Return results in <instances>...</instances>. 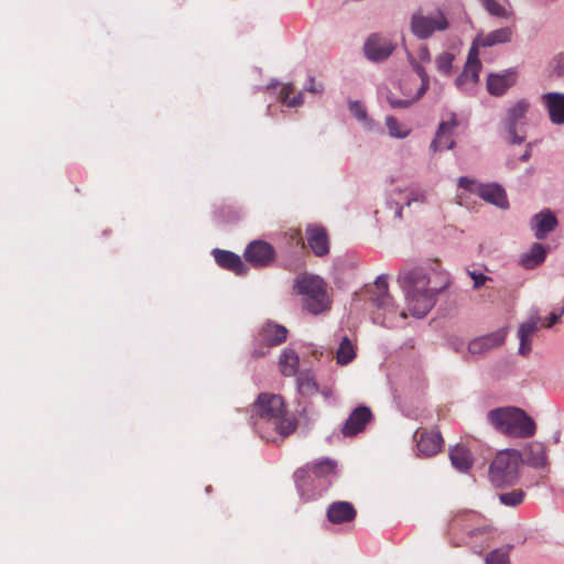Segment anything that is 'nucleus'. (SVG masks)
Returning <instances> with one entry per match:
<instances>
[{"label": "nucleus", "instance_id": "obj_1", "mask_svg": "<svg viewBox=\"0 0 564 564\" xmlns=\"http://www.w3.org/2000/svg\"><path fill=\"white\" fill-rule=\"evenodd\" d=\"M448 276L437 260L413 268H404L398 283L404 292L408 311L424 317L435 305L436 296L448 286Z\"/></svg>", "mask_w": 564, "mask_h": 564}, {"label": "nucleus", "instance_id": "obj_2", "mask_svg": "<svg viewBox=\"0 0 564 564\" xmlns=\"http://www.w3.org/2000/svg\"><path fill=\"white\" fill-rule=\"evenodd\" d=\"M250 423L260 437L269 442L284 438L297 427V421L288 413L283 398L267 392L260 393L251 404Z\"/></svg>", "mask_w": 564, "mask_h": 564}, {"label": "nucleus", "instance_id": "obj_3", "mask_svg": "<svg viewBox=\"0 0 564 564\" xmlns=\"http://www.w3.org/2000/svg\"><path fill=\"white\" fill-rule=\"evenodd\" d=\"M489 423L501 434L529 438L535 434V422L520 408L502 406L488 412Z\"/></svg>", "mask_w": 564, "mask_h": 564}, {"label": "nucleus", "instance_id": "obj_4", "mask_svg": "<svg viewBox=\"0 0 564 564\" xmlns=\"http://www.w3.org/2000/svg\"><path fill=\"white\" fill-rule=\"evenodd\" d=\"M294 288L302 296L303 307L311 314L317 315L329 310L326 284L321 278L303 274L296 279Z\"/></svg>", "mask_w": 564, "mask_h": 564}, {"label": "nucleus", "instance_id": "obj_5", "mask_svg": "<svg viewBox=\"0 0 564 564\" xmlns=\"http://www.w3.org/2000/svg\"><path fill=\"white\" fill-rule=\"evenodd\" d=\"M370 302L376 307L375 322L383 326H392L397 316L405 318L406 314L404 311H398L392 296L388 291V278L380 275L375 282L373 290L371 291Z\"/></svg>", "mask_w": 564, "mask_h": 564}, {"label": "nucleus", "instance_id": "obj_6", "mask_svg": "<svg viewBox=\"0 0 564 564\" xmlns=\"http://www.w3.org/2000/svg\"><path fill=\"white\" fill-rule=\"evenodd\" d=\"M448 534L465 532L468 536L484 535L490 532L484 516L473 510H459L448 521Z\"/></svg>", "mask_w": 564, "mask_h": 564}, {"label": "nucleus", "instance_id": "obj_7", "mask_svg": "<svg viewBox=\"0 0 564 564\" xmlns=\"http://www.w3.org/2000/svg\"><path fill=\"white\" fill-rule=\"evenodd\" d=\"M519 462L516 454L506 451L497 454L489 468L491 482L496 487L511 486L518 478Z\"/></svg>", "mask_w": 564, "mask_h": 564}, {"label": "nucleus", "instance_id": "obj_8", "mask_svg": "<svg viewBox=\"0 0 564 564\" xmlns=\"http://www.w3.org/2000/svg\"><path fill=\"white\" fill-rule=\"evenodd\" d=\"M288 329L284 326L268 322L259 330L256 346L251 351L253 358L268 354L269 349L285 341Z\"/></svg>", "mask_w": 564, "mask_h": 564}, {"label": "nucleus", "instance_id": "obj_9", "mask_svg": "<svg viewBox=\"0 0 564 564\" xmlns=\"http://www.w3.org/2000/svg\"><path fill=\"white\" fill-rule=\"evenodd\" d=\"M529 108L530 104L524 99H520L507 110L502 123L508 132L510 142L513 144H520L524 141V137L517 133V126L525 123Z\"/></svg>", "mask_w": 564, "mask_h": 564}, {"label": "nucleus", "instance_id": "obj_10", "mask_svg": "<svg viewBox=\"0 0 564 564\" xmlns=\"http://www.w3.org/2000/svg\"><path fill=\"white\" fill-rule=\"evenodd\" d=\"M335 469L336 463L329 458H325L299 468L294 473V479L299 490L304 494L312 474L317 478H324L334 474Z\"/></svg>", "mask_w": 564, "mask_h": 564}, {"label": "nucleus", "instance_id": "obj_11", "mask_svg": "<svg viewBox=\"0 0 564 564\" xmlns=\"http://www.w3.org/2000/svg\"><path fill=\"white\" fill-rule=\"evenodd\" d=\"M414 70L417 74L421 83L419 87L415 90L414 95L404 93L405 98H398L394 94L389 93L387 95V101L389 102L390 107L393 109H405L409 108L411 105H413L415 101H417L427 90L430 78L425 70V68L415 63L414 64Z\"/></svg>", "mask_w": 564, "mask_h": 564}, {"label": "nucleus", "instance_id": "obj_12", "mask_svg": "<svg viewBox=\"0 0 564 564\" xmlns=\"http://www.w3.org/2000/svg\"><path fill=\"white\" fill-rule=\"evenodd\" d=\"M243 256L246 261L251 265L263 268L273 262L275 252L269 242L254 240L247 246Z\"/></svg>", "mask_w": 564, "mask_h": 564}, {"label": "nucleus", "instance_id": "obj_13", "mask_svg": "<svg viewBox=\"0 0 564 564\" xmlns=\"http://www.w3.org/2000/svg\"><path fill=\"white\" fill-rule=\"evenodd\" d=\"M447 26V20L443 14H438L436 18L414 14L411 23L413 33L420 39H427L435 30L442 31Z\"/></svg>", "mask_w": 564, "mask_h": 564}, {"label": "nucleus", "instance_id": "obj_14", "mask_svg": "<svg viewBox=\"0 0 564 564\" xmlns=\"http://www.w3.org/2000/svg\"><path fill=\"white\" fill-rule=\"evenodd\" d=\"M307 246L316 257H324L329 252V239L326 229L316 224L308 225L305 229Z\"/></svg>", "mask_w": 564, "mask_h": 564}, {"label": "nucleus", "instance_id": "obj_15", "mask_svg": "<svg viewBox=\"0 0 564 564\" xmlns=\"http://www.w3.org/2000/svg\"><path fill=\"white\" fill-rule=\"evenodd\" d=\"M371 420V410L368 406L360 405L350 413L343 425L341 433L344 436H355L362 432Z\"/></svg>", "mask_w": 564, "mask_h": 564}, {"label": "nucleus", "instance_id": "obj_16", "mask_svg": "<svg viewBox=\"0 0 564 564\" xmlns=\"http://www.w3.org/2000/svg\"><path fill=\"white\" fill-rule=\"evenodd\" d=\"M365 54L370 61H382L391 55L394 46L390 41L378 34H372L365 43Z\"/></svg>", "mask_w": 564, "mask_h": 564}, {"label": "nucleus", "instance_id": "obj_17", "mask_svg": "<svg viewBox=\"0 0 564 564\" xmlns=\"http://www.w3.org/2000/svg\"><path fill=\"white\" fill-rule=\"evenodd\" d=\"M506 339V332L499 329L497 332L477 337L469 341L468 352L474 356H480L492 348L500 346Z\"/></svg>", "mask_w": 564, "mask_h": 564}, {"label": "nucleus", "instance_id": "obj_18", "mask_svg": "<svg viewBox=\"0 0 564 564\" xmlns=\"http://www.w3.org/2000/svg\"><path fill=\"white\" fill-rule=\"evenodd\" d=\"M541 100L549 113L550 121L557 126L564 124V94L546 93L542 95Z\"/></svg>", "mask_w": 564, "mask_h": 564}, {"label": "nucleus", "instance_id": "obj_19", "mask_svg": "<svg viewBox=\"0 0 564 564\" xmlns=\"http://www.w3.org/2000/svg\"><path fill=\"white\" fill-rule=\"evenodd\" d=\"M326 516L333 524H341L354 521L357 511L348 501H335L328 506Z\"/></svg>", "mask_w": 564, "mask_h": 564}, {"label": "nucleus", "instance_id": "obj_20", "mask_svg": "<svg viewBox=\"0 0 564 564\" xmlns=\"http://www.w3.org/2000/svg\"><path fill=\"white\" fill-rule=\"evenodd\" d=\"M443 437L438 431H423L417 440V451L426 457L433 456L441 451Z\"/></svg>", "mask_w": 564, "mask_h": 564}, {"label": "nucleus", "instance_id": "obj_21", "mask_svg": "<svg viewBox=\"0 0 564 564\" xmlns=\"http://www.w3.org/2000/svg\"><path fill=\"white\" fill-rule=\"evenodd\" d=\"M457 127V120L453 117L449 121L442 122L436 132L435 139L431 143V149L435 151L453 149L455 142L452 139L453 131Z\"/></svg>", "mask_w": 564, "mask_h": 564}, {"label": "nucleus", "instance_id": "obj_22", "mask_svg": "<svg viewBox=\"0 0 564 564\" xmlns=\"http://www.w3.org/2000/svg\"><path fill=\"white\" fill-rule=\"evenodd\" d=\"M213 254L217 264L223 269L230 270L236 274L246 273L247 268L238 254L220 249H215Z\"/></svg>", "mask_w": 564, "mask_h": 564}, {"label": "nucleus", "instance_id": "obj_23", "mask_svg": "<svg viewBox=\"0 0 564 564\" xmlns=\"http://www.w3.org/2000/svg\"><path fill=\"white\" fill-rule=\"evenodd\" d=\"M476 191L479 197L490 204L500 208H506L508 206L506 192L497 184H481L477 186Z\"/></svg>", "mask_w": 564, "mask_h": 564}, {"label": "nucleus", "instance_id": "obj_24", "mask_svg": "<svg viewBox=\"0 0 564 564\" xmlns=\"http://www.w3.org/2000/svg\"><path fill=\"white\" fill-rule=\"evenodd\" d=\"M556 226L557 219L550 210L539 213L532 218V229L538 239H544Z\"/></svg>", "mask_w": 564, "mask_h": 564}, {"label": "nucleus", "instance_id": "obj_25", "mask_svg": "<svg viewBox=\"0 0 564 564\" xmlns=\"http://www.w3.org/2000/svg\"><path fill=\"white\" fill-rule=\"evenodd\" d=\"M539 316H532L529 321L522 323L518 330L520 339L519 352L528 355L531 351V337L539 329Z\"/></svg>", "mask_w": 564, "mask_h": 564}, {"label": "nucleus", "instance_id": "obj_26", "mask_svg": "<svg viewBox=\"0 0 564 564\" xmlns=\"http://www.w3.org/2000/svg\"><path fill=\"white\" fill-rule=\"evenodd\" d=\"M516 82V73L490 74L487 79V89L491 95L501 96Z\"/></svg>", "mask_w": 564, "mask_h": 564}, {"label": "nucleus", "instance_id": "obj_27", "mask_svg": "<svg viewBox=\"0 0 564 564\" xmlns=\"http://www.w3.org/2000/svg\"><path fill=\"white\" fill-rule=\"evenodd\" d=\"M449 459L452 465L459 471H467L473 464L469 449L462 445H456L449 451Z\"/></svg>", "mask_w": 564, "mask_h": 564}, {"label": "nucleus", "instance_id": "obj_28", "mask_svg": "<svg viewBox=\"0 0 564 564\" xmlns=\"http://www.w3.org/2000/svg\"><path fill=\"white\" fill-rule=\"evenodd\" d=\"M512 33L513 31L511 28H501L491 31L486 35H478V43H480L481 47H489L496 44L508 43L512 39Z\"/></svg>", "mask_w": 564, "mask_h": 564}, {"label": "nucleus", "instance_id": "obj_29", "mask_svg": "<svg viewBox=\"0 0 564 564\" xmlns=\"http://www.w3.org/2000/svg\"><path fill=\"white\" fill-rule=\"evenodd\" d=\"M545 256L546 250L543 245L535 242L531 249L522 256L520 263L524 269H534L544 261Z\"/></svg>", "mask_w": 564, "mask_h": 564}, {"label": "nucleus", "instance_id": "obj_30", "mask_svg": "<svg viewBox=\"0 0 564 564\" xmlns=\"http://www.w3.org/2000/svg\"><path fill=\"white\" fill-rule=\"evenodd\" d=\"M280 371L283 376L296 375L299 368V356L292 349H284L279 359Z\"/></svg>", "mask_w": 564, "mask_h": 564}, {"label": "nucleus", "instance_id": "obj_31", "mask_svg": "<svg viewBox=\"0 0 564 564\" xmlns=\"http://www.w3.org/2000/svg\"><path fill=\"white\" fill-rule=\"evenodd\" d=\"M297 389L304 397H312L318 392V386L312 372L303 371L299 373Z\"/></svg>", "mask_w": 564, "mask_h": 564}, {"label": "nucleus", "instance_id": "obj_32", "mask_svg": "<svg viewBox=\"0 0 564 564\" xmlns=\"http://www.w3.org/2000/svg\"><path fill=\"white\" fill-rule=\"evenodd\" d=\"M294 94V86L292 84H285L282 86L279 99L282 104L286 105L288 107H299L303 104V94L297 93L293 97L291 95Z\"/></svg>", "mask_w": 564, "mask_h": 564}, {"label": "nucleus", "instance_id": "obj_33", "mask_svg": "<svg viewBox=\"0 0 564 564\" xmlns=\"http://www.w3.org/2000/svg\"><path fill=\"white\" fill-rule=\"evenodd\" d=\"M356 357L355 348L348 337H344L339 344L336 359L337 364L344 366L349 364Z\"/></svg>", "mask_w": 564, "mask_h": 564}, {"label": "nucleus", "instance_id": "obj_34", "mask_svg": "<svg viewBox=\"0 0 564 564\" xmlns=\"http://www.w3.org/2000/svg\"><path fill=\"white\" fill-rule=\"evenodd\" d=\"M480 68V62H466L464 72L455 80L456 85L458 87L463 86L468 78H470L471 83H477Z\"/></svg>", "mask_w": 564, "mask_h": 564}, {"label": "nucleus", "instance_id": "obj_35", "mask_svg": "<svg viewBox=\"0 0 564 564\" xmlns=\"http://www.w3.org/2000/svg\"><path fill=\"white\" fill-rule=\"evenodd\" d=\"M482 6L488 11V13L494 17L502 19H510L513 17V12L511 10H508L502 4L498 3L496 0H487V2L484 3Z\"/></svg>", "mask_w": 564, "mask_h": 564}, {"label": "nucleus", "instance_id": "obj_36", "mask_svg": "<svg viewBox=\"0 0 564 564\" xmlns=\"http://www.w3.org/2000/svg\"><path fill=\"white\" fill-rule=\"evenodd\" d=\"M386 124H387L389 134L393 138L403 139V138L408 137L410 133V130L405 129V128L404 129L401 128L398 120L392 116H388L386 118Z\"/></svg>", "mask_w": 564, "mask_h": 564}, {"label": "nucleus", "instance_id": "obj_37", "mask_svg": "<svg viewBox=\"0 0 564 564\" xmlns=\"http://www.w3.org/2000/svg\"><path fill=\"white\" fill-rule=\"evenodd\" d=\"M454 54L444 52L436 57V67L438 72L451 75L453 67Z\"/></svg>", "mask_w": 564, "mask_h": 564}, {"label": "nucleus", "instance_id": "obj_38", "mask_svg": "<svg viewBox=\"0 0 564 564\" xmlns=\"http://www.w3.org/2000/svg\"><path fill=\"white\" fill-rule=\"evenodd\" d=\"M523 498L524 491L522 490H513L499 495L500 502L509 507H516L520 505L523 501Z\"/></svg>", "mask_w": 564, "mask_h": 564}, {"label": "nucleus", "instance_id": "obj_39", "mask_svg": "<svg viewBox=\"0 0 564 564\" xmlns=\"http://www.w3.org/2000/svg\"><path fill=\"white\" fill-rule=\"evenodd\" d=\"M487 564H509V556L506 551L495 550L486 556Z\"/></svg>", "mask_w": 564, "mask_h": 564}, {"label": "nucleus", "instance_id": "obj_40", "mask_svg": "<svg viewBox=\"0 0 564 564\" xmlns=\"http://www.w3.org/2000/svg\"><path fill=\"white\" fill-rule=\"evenodd\" d=\"M349 110L352 116L359 121L367 120V110L366 107L359 101H352L349 104Z\"/></svg>", "mask_w": 564, "mask_h": 564}, {"label": "nucleus", "instance_id": "obj_41", "mask_svg": "<svg viewBox=\"0 0 564 564\" xmlns=\"http://www.w3.org/2000/svg\"><path fill=\"white\" fill-rule=\"evenodd\" d=\"M426 197L423 191L421 189H411L408 193L405 205L411 206L413 203H425Z\"/></svg>", "mask_w": 564, "mask_h": 564}, {"label": "nucleus", "instance_id": "obj_42", "mask_svg": "<svg viewBox=\"0 0 564 564\" xmlns=\"http://www.w3.org/2000/svg\"><path fill=\"white\" fill-rule=\"evenodd\" d=\"M468 275L471 278V280L474 281V289H479L480 286L485 285V283L487 281H490L491 278L482 274V273H478L476 271H470L468 270L467 271Z\"/></svg>", "mask_w": 564, "mask_h": 564}, {"label": "nucleus", "instance_id": "obj_43", "mask_svg": "<svg viewBox=\"0 0 564 564\" xmlns=\"http://www.w3.org/2000/svg\"><path fill=\"white\" fill-rule=\"evenodd\" d=\"M458 185H459V187H462L464 189H467V191H469L471 193H476L477 194L476 188H477V186L479 184H477L474 180H470V178H468L466 176H462L459 178V181H458Z\"/></svg>", "mask_w": 564, "mask_h": 564}, {"label": "nucleus", "instance_id": "obj_44", "mask_svg": "<svg viewBox=\"0 0 564 564\" xmlns=\"http://www.w3.org/2000/svg\"><path fill=\"white\" fill-rule=\"evenodd\" d=\"M481 46L480 43H478V36L474 40L470 48H469V52H468V56H467V62H480L479 58H478V54H479V51H478V47Z\"/></svg>", "mask_w": 564, "mask_h": 564}, {"label": "nucleus", "instance_id": "obj_45", "mask_svg": "<svg viewBox=\"0 0 564 564\" xmlns=\"http://www.w3.org/2000/svg\"><path fill=\"white\" fill-rule=\"evenodd\" d=\"M415 83V79L412 78V77H406L404 78L401 84H400V89L402 91V95H404V93H408V94H411V95H414L415 91H413L412 89V86L413 84ZM405 98V96H403Z\"/></svg>", "mask_w": 564, "mask_h": 564}, {"label": "nucleus", "instance_id": "obj_46", "mask_svg": "<svg viewBox=\"0 0 564 564\" xmlns=\"http://www.w3.org/2000/svg\"><path fill=\"white\" fill-rule=\"evenodd\" d=\"M564 314V306L562 307L561 312L560 313H552L549 318H547V323H546V327H552L553 325H555L561 316Z\"/></svg>", "mask_w": 564, "mask_h": 564}, {"label": "nucleus", "instance_id": "obj_47", "mask_svg": "<svg viewBox=\"0 0 564 564\" xmlns=\"http://www.w3.org/2000/svg\"><path fill=\"white\" fill-rule=\"evenodd\" d=\"M311 93H322L323 91V85L322 84H315V80L313 77L310 78V85L306 88Z\"/></svg>", "mask_w": 564, "mask_h": 564}, {"label": "nucleus", "instance_id": "obj_48", "mask_svg": "<svg viewBox=\"0 0 564 564\" xmlns=\"http://www.w3.org/2000/svg\"><path fill=\"white\" fill-rule=\"evenodd\" d=\"M531 158V144L527 145L524 153L520 156L522 162H527Z\"/></svg>", "mask_w": 564, "mask_h": 564}, {"label": "nucleus", "instance_id": "obj_49", "mask_svg": "<svg viewBox=\"0 0 564 564\" xmlns=\"http://www.w3.org/2000/svg\"><path fill=\"white\" fill-rule=\"evenodd\" d=\"M402 209H403L402 206L398 205L397 210H395V216L398 218H402Z\"/></svg>", "mask_w": 564, "mask_h": 564}, {"label": "nucleus", "instance_id": "obj_50", "mask_svg": "<svg viewBox=\"0 0 564 564\" xmlns=\"http://www.w3.org/2000/svg\"><path fill=\"white\" fill-rule=\"evenodd\" d=\"M300 240L302 242V247H305V243L303 242L302 238L300 237Z\"/></svg>", "mask_w": 564, "mask_h": 564}, {"label": "nucleus", "instance_id": "obj_51", "mask_svg": "<svg viewBox=\"0 0 564 564\" xmlns=\"http://www.w3.org/2000/svg\"><path fill=\"white\" fill-rule=\"evenodd\" d=\"M480 1L482 2V4L487 2V0H480Z\"/></svg>", "mask_w": 564, "mask_h": 564}]
</instances>
